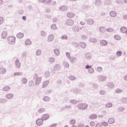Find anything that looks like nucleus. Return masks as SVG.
Instances as JSON below:
<instances>
[{
	"mask_svg": "<svg viewBox=\"0 0 127 127\" xmlns=\"http://www.w3.org/2000/svg\"><path fill=\"white\" fill-rule=\"evenodd\" d=\"M7 40L9 44L12 45L15 43V38L13 36H9L7 37Z\"/></svg>",
	"mask_w": 127,
	"mask_h": 127,
	"instance_id": "nucleus-1",
	"label": "nucleus"
},
{
	"mask_svg": "<svg viewBox=\"0 0 127 127\" xmlns=\"http://www.w3.org/2000/svg\"><path fill=\"white\" fill-rule=\"evenodd\" d=\"M74 23L73 21L71 19H68L66 22V24L68 26L72 25Z\"/></svg>",
	"mask_w": 127,
	"mask_h": 127,
	"instance_id": "nucleus-2",
	"label": "nucleus"
},
{
	"mask_svg": "<svg viewBox=\"0 0 127 127\" xmlns=\"http://www.w3.org/2000/svg\"><path fill=\"white\" fill-rule=\"evenodd\" d=\"M79 107L81 109H85L87 108V105L85 103L81 104L79 105Z\"/></svg>",
	"mask_w": 127,
	"mask_h": 127,
	"instance_id": "nucleus-3",
	"label": "nucleus"
},
{
	"mask_svg": "<svg viewBox=\"0 0 127 127\" xmlns=\"http://www.w3.org/2000/svg\"><path fill=\"white\" fill-rule=\"evenodd\" d=\"M43 120L41 119H39L36 121V124L38 126H40L43 124Z\"/></svg>",
	"mask_w": 127,
	"mask_h": 127,
	"instance_id": "nucleus-4",
	"label": "nucleus"
},
{
	"mask_svg": "<svg viewBox=\"0 0 127 127\" xmlns=\"http://www.w3.org/2000/svg\"><path fill=\"white\" fill-rule=\"evenodd\" d=\"M7 35V33L6 31L3 32L1 34V36L2 38H6Z\"/></svg>",
	"mask_w": 127,
	"mask_h": 127,
	"instance_id": "nucleus-5",
	"label": "nucleus"
},
{
	"mask_svg": "<svg viewBox=\"0 0 127 127\" xmlns=\"http://www.w3.org/2000/svg\"><path fill=\"white\" fill-rule=\"evenodd\" d=\"M127 30V28L124 27H122L120 29L121 32L123 33H125Z\"/></svg>",
	"mask_w": 127,
	"mask_h": 127,
	"instance_id": "nucleus-6",
	"label": "nucleus"
},
{
	"mask_svg": "<svg viewBox=\"0 0 127 127\" xmlns=\"http://www.w3.org/2000/svg\"><path fill=\"white\" fill-rule=\"evenodd\" d=\"M100 44L102 46L106 45L107 43V42L104 40H102L100 42Z\"/></svg>",
	"mask_w": 127,
	"mask_h": 127,
	"instance_id": "nucleus-7",
	"label": "nucleus"
},
{
	"mask_svg": "<svg viewBox=\"0 0 127 127\" xmlns=\"http://www.w3.org/2000/svg\"><path fill=\"white\" fill-rule=\"evenodd\" d=\"M49 115L47 114H45L42 116V118L43 120H45L49 119Z\"/></svg>",
	"mask_w": 127,
	"mask_h": 127,
	"instance_id": "nucleus-8",
	"label": "nucleus"
},
{
	"mask_svg": "<svg viewBox=\"0 0 127 127\" xmlns=\"http://www.w3.org/2000/svg\"><path fill=\"white\" fill-rule=\"evenodd\" d=\"M25 43L26 45H31L32 42L29 39H27Z\"/></svg>",
	"mask_w": 127,
	"mask_h": 127,
	"instance_id": "nucleus-9",
	"label": "nucleus"
},
{
	"mask_svg": "<svg viewBox=\"0 0 127 127\" xmlns=\"http://www.w3.org/2000/svg\"><path fill=\"white\" fill-rule=\"evenodd\" d=\"M54 37L53 35H50L48 37V40L49 41H52L54 39Z\"/></svg>",
	"mask_w": 127,
	"mask_h": 127,
	"instance_id": "nucleus-10",
	"label": "nucleus"
},
{
	"mask_svg": "<svg viewBox=\"0 0 127 127\" xmlns=\"http://www.w3.org/2000/svg\"><path fill=\"white\" fill-rule=\"evenodd\" d=\"M24 36L23 34L21 33H19L17 34V37L19 38H22Z\"/></svg>",
	"mask_w": 127,
	"mask_h": 127,
	"instance_id": "nucleus-11",
	"label": "nucleus"
},
{
	"mask_svg": "<svg viewBox=\"0 0 127 127\" xmlns=\"http://www.w3.org/2000/svg\"><path fill=\"white\" fill-rule=\"evenodd\" d=\"M115 122V120L113 118H110L108 120V122L110 124H112Z\"/></svg>",
	"mask_w": 127,
	"mask_h": 127,
	"instance_id": "nucleus-12",
	"label": "nucleus"
},
{
	"mask_svg": "<svg viewBox=\"0 0 127 127\" xmlns=\"http://www.w3.org/2000/svg\"><path fill=\"white\" fill-rule=\"evenodd\" d=\"M6 72V69L3 67L0 68V73H4Z\"/></svg>",
	"mask_w": 127,
	"mask_h": 127,
	"instance_id": "nucleus-13",
	"label": "nucleus"
},
{
	"mask_svg": "<svg viewBox=\"0 0 127 127\" xmlns=\"http://www.w3.org/2000/svg\"><path fill=\"white\" fill-rule=\"evenodd\" d=\"M15 65L17 68H19L20 66V64L19 61L17 60L15 61Z\"/></svg>",
	"mask_w": 127,
	"mask_h": 127,
	"instance_id": "nucleus-14",
	"label": "nucleus"
},
{
	"mask_svg": "<svg viewBox=\"0 0 127 127\" xmlns=\"http://www.w3.org/2000/svg\"><path fill=\"white\" fill-rule=\"evenodd\" d=\"M74 13L71 12L68 13L67 14V16L68 17L70 18H72L74 16Z\"/></svg>",
	"mask_w": 127,
	"mask_h": 127,
	"instance_id": "nucleus-15",
	"label": "nucleus"
},
{
	"mask_svg": "<svg viewBox=\"0 0 127 127\" xmlns=\"http://www.w3.org/2000/svg\"><path fill=\"white\" fill-rule=\"evenodd\" d=\"M87 22L88 24L91 25L93 23L94 21L91 19H89L87 20Z\"/></svg>",
	"mask_w": 127,
	"mask_h": 127,
	"instance_id": "nucleus-16",
	"label": "nucleus"
},
{
	"mask_svg": "<svg viewBox=\"0 0 127 127\" xmlns=\"http://www.w3.org/2000/svg\"><path fill=\"white\" fill-rule=\"evenodd\" d=\"M85 56L86 58L88 59H90L91 57V55L89 53H86L85 54Z\"/></svg>",
	"mask_w": 127,
	"mask_h": 127,
	"instance_id": "nucleus-17",
	"label": "nucleus"
},
{
	"mask_svg": "<svg viewBox=\"0 0 127 127\" xmlns=\"http://www.w3.org/2000/svg\"><path fill=\"white\" fill-rule=\"evenodd\" d=\"M110 14L112 17L115 16L117 14L114 11H111L110 13Z\"/></svg>",
	"mask_w": 127,
	"mask_h": 127,
	"instance_id": "nucleus-18",
	"label": "nucleus"
},
{
	"mask_svg": "<svg viewBox=\"0 0 127 127\" xmlns=\"http://www.w3.org/2000/svg\"><path fill=\"white\" fill-rule=\"evenodd\" d=\"M13 97V95L12 94H8L6 95V97L7 98L10 99Z\"/></svg>",
	"mask_w": 127,
	"mask_h": 127,
	"instance_id": "nucleus-19",
	"label": "nucleus"
},
{
	"mask_svg": "<svg viewBox=\"0 0 127 127\" xmlns=\"http://www.w3.org/2000/svg\"><path fill=\"white\" fill-rule=\"evenodd\" d=\"M41 79V77H39L37 78L35 82L36 84L37 85L40 82Z\"/></svg>",
	"mask_w": 127,
	"mask_h": 127,
	"instance_id": "nucleus-20",
	"label": "nucleus"
},
{
	"mask_svg": "<svg viewBox=\"0 0 127 127\" xmlns=\"http://www.w3.org/2000/svg\"><path fill=\"white\" fill-rule=\"evenodd\" d=\"M97 117V115L95 114H92L90 116V118L92 119H94Z\"/></svg>",
	"mask_w": 127,
	"mask_h": 127,
	"instance_id": "nucleus-21",
	"label": "nucleus"
},
{
	"mask_svg": "<svg viewBox=\"0 0 127 127\" xmlns=\"http://www.w3.org/2000/svg\"><path fill=\"white\" fill-rule=\"evenodd\" d=\"M80 46L82 48H85L86 46V44L85 43L83 42H81L80 44Z\"/></svg>",
	"mask_w": 127,
	"mask_h": 127,
	"instance_id": "nucleus-22",
	"label": "nucleus"
},
{
	"mask_svg": "<svg viewBox=\"0 0 127 127\" xmlns=\"http://www.w3.org/2000/svg\"><path fill=\"white\" fill-rule=\"evenodd\" d=\"M49 83V82L48 81H46L44 82L43 83L42 88H45L46 87L48 84Z\"/></svg>",
	"mask_w": 127,
	"mask_h": 127,
	"instance_id": "nucleus-23",
	"label": "nucleus"
},
{
	"mask_svg": "<svg viewBox=\"0 0 127 127\" xmlns=\"http://www.w3.org/2000/svg\"><path fill=\"white\" fill-rule=\"evenodd\" d=\"M95 3L96 5H98L101 4V2L100 0H96L95 1Z\"/></svg>",
	"mask_w": 127,
	"mask_h": 127,
	"instance_id": "nucleus-24",
	"label": "nucleus"
},
{
	"mask_svg": "<svg viewBox=\"0 0 127 127\" xmlns=\"http://www.w3.org/2000/svg\"><path fill=\"white\" fill-rule=\"evenodd\" d=\"M114 38L115 39L117 40H119L121 39L120 36L118 35H115L114 36Z\"/></svg>",
	"mask_w": 127,
	"mask_h": 127,
	"instance_id": "nucleus-25",
	"label": "nucleus"
},
{
	"mask_svg": "<svg viewBox=\"0 0 127 127\" xmlns=\"http://www.w3.org/2000/svg\"><path fill=\"white\" fill-rule=\"evenodd\" d=\"M10 89V88L8 86H5L3 89L4 91H6L9 90Z\"/></svg>",
	"mask_w": 127,
	"mask_h": 127,
	"instance_id": "nucleus-26",
	"label": "nucleus"
},
{
	"mask_svg": "<svg viewBox=\"0 0 127 127\" xmlns=\"http://www.w3.org/2000/svg\"><path fill=\"white\" fill-rule=\"evenodd\" d=\"M66 7L64 6H63L60 7V9L61 10L64 11L66 10Z\"/></svg>",
	"mask_w": 127,
	"mask_h": 127,
	"instance_id": "nucleus-27",
	"label": "nucleus"
},
{
	"mask_svg": "<svg viewBox=\"0 0 127 127\" xmlns=\"http://www.w3.org/2000/svg\"><path fill=\"white\" fill-rule=\"evenodd\" d=\"M97 70L98 72H101L102 71V68L101 67H98L97 68Z\"/></svg>",
	"mask_w": 127,
	"mask_h": 127,
	"instance_id": "nucleus-28",
	"label": "nucleus"
},
{
	"mask_svg": "<svg viewBox=\"0 0 127 127\" xmlns=\"http://www.w3.org/2000/svg\"><path fill=\"white\" fill-rule=\"evenodd\" d=\"M99 30L101 32H104L105 29L103 27H101L99 29Z\"/></svg>",
	"mask_w": 127,
	"mask_h": 127,
	"instance_id": "nucleus-29",
	"label": "nucleus"
},
{
	"mask_svg": "<svg viewBox=\"0 0 127 127\" xmlns=\"http://www.w3.org/2000/svg\"><path fill=\"white\" fill-rule=\"evenodd\" d=\"M54 53L56 55H58L59 54V51L57 49H55L54 50Z\"/></svg>",
	"mask_w": 127,
	"mask_h": 127,
	"instance_id": "nucleus-30",
	"label": "nucleus"
},
{
	"mask_svg": "<svg viewBox=\"0 0 127 127\" xmlns=\"http://www.w3.org/2000/svg\"><path fill=\"white\" fill-rule=\"evenodd\" d=\"M41 51L40 50H38L36 51V54L37 55H39L41 54Z\"/></svg>",
	"mask_w": 127,
	"mask_h": 127,
	"instance_id": "nucleus-31",
	"label": "nucleus"
},
{
	"mask_svg": "<svg viewBox=\"0 0 127 127\" xmlns=\"http://www.w3.org/2000/svg\"><path fill=\"white\" fill-rule=\"evenodd\" d=\"M64 65L66 67H69V65L68 63L66 62H64Z\"/></svg>",
	"mask_w": 127,
	"mask_h": 127,
	"instance_id": "nucleus-32",
	"label": "nucleus"
},
{
	"mask_svg": "<svg viewBox=\"0 0 127 127\" xmlns=\"http://www.w3.org/2000/svg\"><path fill=\"white\" fill-rule=\"evenodd\" d=\"M106 106L107 107H110L112 106V104L110 103H108L106 104Z\"/></svg>",
	"mask_w": 127,
	"mask_h": 127,
	"instance_id": "nucleus-33",
	"label": "nucleus"
},
{
	"mask_svg": "<svg viewBox=\"0 0 127 127\" xmlns=\"http://www.w3.org/2000/svg\"><path fill=\"white\" fill-rule=\"evenodd\" d=\"M51 28L53 30H55L57 29V27L55 24L52 25L51 26Z\"/></svg>",
	"mask_w": 127,
	"mask_h": 127,
	"instance_id": "nucleus-34",
	"label": "nucleus"
},
{
	"mask_svg": "<svg viewBox=\"0 0 127 127\" xmlns=\"http://www.w3.org/2000/svg\"><path fill=\"white\" fill-rule=\"evenodd\" d=\"M22 83L24 84L26 83L27 82V79L25 78H23L22 79Z\"/></svg>",
	"mask_w": 127,
	"mask_h": 127,
	"instance_id": "nucleus-35",
	"label": "nucleus"
},
{
	"mask_svg": "<svg viewBox=\"0 0 127 127\" xmlns=\"http://www.w3.org/2000/svg\"><path fill=\"white\" fill-rule=\"evenodd\" d=\"M102 124L103 126H107L108 125V124L107 122H103L102 123Z\"/></svg>",
	"mask_w": 127,
	"mask_h": 127,
	"instance_id": "nucleus-36",
	"label": "nucleus"
},
{
	"mask_svg": "<svg viewBox=\"0 0 127 127\" xmlns=\"http://www.w3.org/2000/svg\"><path fill=\"white\" fill-rule=\"evenodd\" d=\"M6 100L4 99H0V103H2L5 102H6Z\"/></svg>",
	"mask_w": 127,
	"mask_h": 127,
	"instance_id": "nucleus-37",
	"label": "nucleus"
},
{
	"mask_svg": "<svg viewBox=\"0 0 127 127\" xmlns=\"http://www.w3.org/2000/svg\"><path fill=\"white\" fill-rule=\"evenodd\" d=\"M49 99V97L47 96H45L43 98V100H44L46 101H48Z\"/></svg>",
	"mask_w": 127,
	"mask_h": 127,
	"instance_id": "nucleus-38",
	"label": "nucleus"
},
{
	"mask_svg": "<svg viewBox=\"0 0 127 127\" xmlns=\"http://www.w3.org/2000/svg\"><path fill=\"white\" fill-rule=\"evenodd\" d=\"M122 54V52L120 51H118L116 53L117 55L119 56H120Z\"/></svg>",
	"mask_w": 127,
	"mask_h": 127,
	"instance_id": "nucleus-39",
	"label": "nucleus"
},
{
	"mask_svg": "<svg viewBox=\"0 0 127 127\" xmlns=\"http://www.w3.org/2000/svg\"><path fill=\"white\" fill-rule=\"evenodd\" d=\"M44 109L41 108L38 111V112L39 113H42L44 112Z\"/></svg>",
	"mask_w": 127,
	"mask_h": 127,
	"instance_id": "nucleus-40",
	"label": "nucleus"
},
{
	"mask_svg": "<svg viewBox=\"0 0 127 127\" xmlns=\"http://www.w3.org/2000/svg\"><path fill=\"white\" fill-rule=\"evenodd\" d=\"M61 38L63 39H66L67 38L66 36L65 35L62 36L61 37Z\"/></svg>",
	"mask_w": 127,
	"mask_h": 127,
	"instance_id": "nucleus-41",
	"label": "nucleus"
},
{
	"mask_svg": "<svg viewBox=\"0 0 127 127\" xmlns=\"http://www.w3.org/2000/svg\"><path fill=\"white\" fill-rule=\"evenodd\" d=\"M60 68V66L59 65H56L54 67L55 69V70L58 69Z\"/></svg>",
	"mask_w": 127,
	"mask_h": 127,
	"instance_id": "nucleus-42",
	"label": "nucleus"
},
{
	"mask_svg": "<svg viewBox=\"0 0 127 127\" xmlns=\"http://www.w3.org/2000/svg\"><path fill=\"white\" fill-rule=\"evenodd\" d=\"M70 123L71 124L73 125L75 123V121L74 120H72L70 121Z\"/></svg>",
	"mask_w": 127,
	"mask_h": 127,
	"instance_id": "nucleus-43",
	"label": "nucleus"
},
{
	"mask_svg": "<svg viewBox=\"0 0 127 127\" xmlns=\"http://www.w3.org/2000/svg\"><path fill=\"white\" fill-rule=\"evenodd\" d=\"M90 125L91 126H95V124L94 122L92 121L90 123Z\"/></svg>",
	"mask_w": 127,
	"mask_h": 127,
	"instance_id": "nucleus-44",
	"label": "nucleus"
},
{
	"mask_svg": "<svg viewBox=\"0 0 127 127\" xmlns=\"http://www.w3.org/2000/svg\"><path fill=\"white\" fill-rule=\"evenodd\" d=\"M89 73H92L94 72V70L93 69L91 68L89 70Z\"/></svg>",
	"mask_w": 127,
	"mask_h": 127,
	"instance_id": "nucleus-45",
	"label": "nucleus"
},
{
	"mask_svg": "<svg viewBox=\"0 0 127 127\" xmlns=\"http://www.w3.org/2000/svg\"><path fill=\"white\" fill-rule=\"evenodd\" d=\"M107 30L108 31L110 32H112L113 31V29L110 28H108Z\"/></svg>",
	"mask_w": 127,
	"mask_h": 127,
	"instance_id": "nucleus-46",
	"label": "nucleus"
},
{
	"mask_svg": "<svg viewBox=\"0 0 127 127\" xmlns=\"http://www.w3.org/2000/svg\"><path fill=\"white\" fill-rule=\"evenodd\" d=\"M66 55L68 58H70V54L68 52L66 53Z\"/></svg>",
	"mask_w": 127,
	"mask_h": 127,
	"instance_id": "nucleus-47",
	"label": "nucleus"
},
{
	"mask_svg": "<svg viewBox=\"0 0 127 127\" xmlns=\"http://www.w3.org/2000/svg\"><path fill=\"white\" fill-rule=\"evenodd\" d=\"M122 91V90L120 89H117V90L116 92L117 93H120Z\"/></svg>",
	"mask_w": 127,
	"mask_h": 127,
	"instance_id": "nucleus-48",
	"label": "nucleus"
},
{
	"mask_svg": "<svg viewBox=\"0 0 127 127\" xmlns=\"http://www.w3.org/2000/svg\"><path fill=\"white\" fill-rule=\"evenodd\" d=\"M96 127H102L101 125L99 123H98L96 125Z\"/></svg>",
	"mask_w": 127,
	"mask_h": 127,
	"instance_id": "nucleus-49",
	"label": "nucleus"
},
{
	"mask_svg": "<svg viewBox=\"0 0 127 127\" xmlns=\"http://www.w3.org/2000/svg\"><path fill=\"white\" fill-rule=\"evenodd\" d=\"M69 78L71 80H74L75 79V78L73 76H71Z\"/></svg>",
	"mask_w": 127,
	"mask_h": 127,
	"instance_id": "nucleus-50",
	"label": "nucleus"
},
{
	"mask_svg": "<svg viewBox=\"0 0 127 127\" xmlns=\"http://www.w3.org/2000/svg\"><path fill=\"white\" fill-rule=\"evenodd\" d=\"M3 18L1 17H0V24H1L3 22Z\"/></svg>",
	"mask_w": 127,
	"mask_h": 127,
	"instance_id": "nucleus-51",
	"label": "nucleus"
},
{
	"mask_svg": "<svg viewBox=\"0 0 127 127\" xmlns=\"http://www.w3.org/2000/svg\"><path fill=\"white\" fill-rule=\"evenodd\" d=\"M54 59L53 58H50L49 59V61L50 62H53L54 61Z\"/></svg>",
	"mask_w": 127,
	"mask_h": 127,
	"instance_id": "nucleus-52",
	"label": "nucleus"
},
{
	"mask_svg": "<svg viewBox=\"0 0 127 127\" xmlns=\"http://www.w3.org/2000/svg\"><path fill=\"white\" fill-rule=\"evenodd\" d=\"M91 67V66H90V65L89 66L88 65H86V66L85 68H86L87 69H88V68H90Z\"/></svg>",
	"mask_w": 127,
	"mask_h": 127,
	"instance_id": "nucleus-53",
	"label": "nucleus"
},
{
	"mask_svg": "<svg viewBox=\"0 0 127 127\" xmlns=\"http://www.w3.org/2000/svg\"><path fill=\"white\" fill-rule=\"evenodd\" d=\"M91 41L92 42H96V39L94 38L92 39L91 40Z\"/></svg>",
	"mask_w": 127,
	"mask_h": 127,
	"instance_id": "nucleus-54",
	"label": "nucleus"
},
{
	"mask_svg": "<svg viewBox=\"0 0 127 127\" xmlns=\"http://www.w3.org/2000/svg\"><path fill=\"white\" fill-rule=\"evenodd\" d=\"M82 38L83 39H85L86 38V37L84 35H82L81 36Z\"/></svg>",
	"mask_w": 127,
	"mask_h": 127,
	"instance_id": "nucleus-55",
	"label": "nucleus"
},
{
	"mask_svg": "<svg viewBox=\"0 0 127 127\" xmlns=\"http://www.w3.org/2000/svg\"><path fill=\"white\" fill-rule=\"evenodd\" d=\"M22 18L24 20H25L26 19V17L25 16H23L22 17Z\"/></svg>",
	"mask_w": 127,
	"mask_h": 127,
	"instance_id": "nucleus-56",
	"label": "nucleus"
},
{
	"mask_svg": "<svg viewBox=\"0 0 127 127\" xmlns=\"http://www.w3.org/2000/svg\"><path fill=\"white\" fill-rule=\"evenodd\" d=\"M56 124H54L52 125L50 127H56Z\"/></svg>",
	"mask_w": 127,
	"mask_h": 127,
	"instance_id": "nucleus-57",
	"label": "nucleus"
},
{
	"mask_svg": "<svg viewBox=\"0 0 127 127\" xmlns=\"http://www.w3.org/2000/svg\"><path fill=\"white\" fill-rule=\"evenodd\" d=\"M20 73H16L14 74V75H20Z\"/></svg>",
	"mask_w": 127,
	"mask_h": 127,
	"instance_id": "nucleus-58",
	"label": "nucleus"
},
{
	"mask_svg": "<svg viewBox=\"0 0 127 127\" xmlns=\"http://www.w3.org/2000/svg\"><path fill=\"white\" fill-rule=\"evenodd\" d=\"M3 2V1L2 0H0V5Z\"/></svg>",
	"mask_w": 127,
	"mask_h": 127,
	"instance_id": "nucleus-59",
	"label": "nucleus"
},
{
	"mask_svg": "<svg viewBox=\"0 0 127 127\" xmlns=\"http://www.w3.org/2000/svg\"><path fill=\"white\" fill-rule=\"evenodd\" d=\"M45 1V0H39V1L40 2H44Z\"/></svg>",
	"mask_w": 127,
	"mask_h": 127,
	"instance_id": "nucleus-60",
	"label": "nucleus"
},
{
	"mask_svg": "<svg viewBox=\"0 0 127 127\" xmlns=\"http://www.w3.org/2000/svg\"><path fill=\"white\" fill-rule=\"evenodd\" d=\"M125 80L127 81V75H126L125 77Z\"/></svg>",
	"mask_w": 127,
	"mask_h": 127,
	"instance_id": "nucleus-61",
	"label": "nucleus"
},
{
	"mask_svg": "<svg viewBox=\"0 0 127 127\" xmlns=\"http://www.w3.org/2000/svg\"><path fill=\"white\" fill-rule=\"evenodd\" d=\"M80 24L81 25H84V22H80Z\"/></svg>",
	"mask_w": 127,
	"mask_h": 127,
	"instance_id": "nucleus-62",
	"label": "nucleus"
},
{
	"mask_svg": "<svg viewBox=\"0 0 127 127\" xmlns=\"http://www.w3.org/2000/svg\"><path fill=\"white\" fill-rule=\"evenodd\" d=\"M72 127H77V126H75V125H73L72 126Z\"/></svg>",
	"mask_w": 127,
	"mask_h": 127,
	"instance_id": "nucleus-63",
	"label": "nucleus"
},
{
	"mask_svg": "<svg viewBox=\"0 0 127 127\" xmlns=\"http://www.w3.org/2000/svg\"><path fill=\"white\" fill-rule=\"evenodd\" d=\"M125 1L126 3H127V0H125Z\"/></svg>",
	"mask_w": 127,
	"mask_h": 127,
	"instance_id": "nucleus-64",
	"label": "nucleus"
}]
</instances>
